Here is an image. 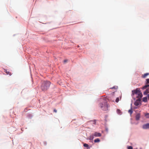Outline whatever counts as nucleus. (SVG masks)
I'll return each mask as SVG.
<instances>
[{
    "label": "nucleus",
    "mask_w": 149,
    "mask_h": 149,
    "mask_svg": "<svg viewBox=\"0 0 149 149\" xmlns=\"http://www.w3.org/2000/svg\"><path fill=\"white\" fill-rule=\"evenodd\" d=\"M50 82L49 81H43L41 86V88L42 91L47 90L49 87Z\"/></svg>",
    "instance_id": "nucleus-1"
},
{
    "label": "nucleus",
    "mask_w": 149,
    "mask_h": 149,
    "mask_svg": "<svg viewBox=\"0 0 149 149\" xmlns=\"http://www.w3.org/2000/svg\"><path fill=\"white\" fill-rule=\"evenodd\" d=\"M100 106L101 109L104 111H107L108 110L109 105L106 101L102 102L100 104Z\"/></svg>",
    "instance_id": "nucleus-2"
},
{
    "label": "nucleus",
    "mask_w": 149,
    "mask_h": 149,
    "mask_svg": "<svg viewBox=\"0 0 149 149\" xmlns=\"http://www.w3.org/2000/svg\"><path fill=\"white\" fill-rule=\"evenodd\" d=\"M139 90L137 88L136 90H134L132 91V94L134 95L135 94H138L139 93Z\"/></svg>",
    "instance_id": "nucleus-3"
},
{
    "label": "nucleus",
    "mask_w": 149,
    "mask_h": 149,
    "mask_svg": "<svg viewBox=\"0 0 149 149\" xmlns=\"http://www.w3.org/2000/svg\"><path fill=\"white\" fill-rule=\"evenodd\" d=\"M93 134L95 137H100L101 136V134L100 133L97 132H95Z\"/></svg>",
    "instance_id": "nucleus-4"
},
{
    "label": "nucleus",
    "mask_w": 149,
    "mask_h": 149,
    "mask_svg": "<svg viewBox=\"0 0 149 149\" xmlns=\"http://www.w3.org/2000/svg\"><path fill=\"white\" fill-rule=\"evenodd\" d=\"M142 127L143 129H149V123L144 125Z\"/></svg>",
    "instance_id": "nucleus-5"
},
{
    "label": "nucleus",
    "mask_w": 149,
    "mask_h": 149,
    "mask_svg": "<svg viewBox=\"0 0 149 149\" xmlns=\"http://www.w3.org/2000/svg\"><path fill=\"white\" fill-rule=\"evenodd\" d=\"M140 118V114L139 113L137 114L136 116V120H139Z\"/></svg>",
    "instance_id": "nucleus-6"
},
{
    "label": "nucleus",
    "mask_w": 149,
    "mask_h": 149,
    "mask_svg": "<svg viewBox=\"0 0 149 149\" xmlns=\"http://www.w3.org/2000/svg\"><path fill=\"white\" fill-rule=\"evenodd\" d=\"M142 94L141 93H140V91H139V93L138 94L137 97L139 98H141L142 97Z\"/></svg>",
    "instance_id": "nucleus-7"
},
{
    "label": "nucleus",
    "mask_w": 149,
    "mask_h": 149,
    "mask_svg": "<svg viewBox=\"0 0 149 149\" xmlns=\"http://www.w3.org/2000/svg\"><path fill=\"white\" fill-rule=\"evenodd\" d=\"M149 75V73H146L145 74H144L142 75V77L143 78H146L147 76Z\"/></svg>",
    "instance_id": "nucleus-8"
},
{
    "label": "nucleus",
    "mask_w": 149,
    "mask_h": 149,
    "mask_svg": "<svg viewBox=\"0 0 149 149\" xmlns=\"http://www.w3.org/2000/svg\"><path fill=\"white\" fill-rule=\"evenodd\" d=\"M139 101L137 100L135 102L134 104L136 106H138L139 105Z\"/></svg>",
    "instance_id": "nucleus-9"
},
{
    "label": "nucleus",
    "mask_w": 149,
    "mask_h": 149,
    "mask_svg": "<svg viewBox=\"0 0 149 149\" xmlns=\"http://www.w3.org/2000/svg\"><path fill=\"white\" fill-rule=\"evenodd\" d=\"M5 70V71H4L7 74H9L10 75H11V73L9 71H8L7 70Z\"/></svg>",
    "instance_id": "nucleus-10"
},
{
    "label": "nucleus",
    "mask_w": 149,
    "mask_h": 149,
    "mask_svg": "<svg viewBox=\"0 0 149 149\" xmlns=\"http://www.w3.org/2000/svg\"><path fill=\"white\" fill-rule=\"evenodd\" d=\"M117 112L118 114L120 115L122 114L121 111L120 109H117Z\"/></svg>",
    "instance_id": "nucleus-11"
},
{
    "label": "nucleus",
    "mask_w": 149,
    "mask_h": 149,
    "mask_svg": "<svg viewBox=\"0 0 149 149\" xmlns=\"http://www.w3.org/2000/svg\"><path fill=\"white\" fill-rule=\"evenodd\" d=\"M94 136L93 134L91 136H90L89 137V139L90 140H92L94 138Z\"/></svg>",
    "instance_id": "nucleus-12"
},
{
    "label": "nucleus",
    "mask_w": 149,
    "mask_h": 149,
    "mask_svg": "<svg viewBox=\"0 0 149 149\" xmlns=\"http://www.w3.org/2000/svg\"><path fill=\"white\" fill-rule=\"evenodd\" d=\"M148 93H149V90L148 89H146L144 92L143 94L144 95H146Z\"/></svg>",
    "instance_id": "nucleus-13"
},
{
    "label": "nucleus",
    "mask_w": 149,
    "mask_h": 149,
    "mask_svg": "<svg viewBox=\"0 0 149 149\" xmlns=\"http://www.w3.org/2000/svg\"><path fill=\"white\" fill-rule=\"evenodd\" d=\"M89 122L95 124H96V120H91L89 121Z\"/></svg>",
    "instance_id": "nucleus-14"
},
{
    "label": "nucleus",
    "mask_w": 149,
    "mask_h": 149,
    "mask_svg": "<svg viewBox=\"0 0 149 149\" xmlns=\"http://www.w3.org/2000/svg\"><path fill=\"white\" fill-rule=\"evenodd\" d=\"M143 100L144 102H146L147 100V97H143Z\"/></svg>",
    "instance_id": "nucleus-15"
},
{
    "label": "nucleus",
    "mask_w": 149,
    "mask_h": 149,
    "mask_svg": "<svg viewBox=\"0 0 149 149\" xmlns=\"http://www.w3.org/2000/svg\"><path fill=\"white\" fill-rule=\"evenodd\" d=\"M100 140L99 139H97L94 140V142L95 143L99 142Z\"/></svg>",
    "instance_id": "nucleus-16"
},
{
    "label": "nucleus",
    "mask_w": 149,
    "mask_h": 149,
    "mask_svg": "<svg viewBox=\"0 0 149 149\" xmlns=\"http://www.w3.org/2000/svg\"><path fill=\"white\" fill-rule=\"evenodd\" d=\"M149 86V85H146L144 86H143L142 88L143 89H146L148 86Z\"/></svg>",
    "instance_id": "nucleus-17"
},
{
    "label": "nucleus",
    "mask_w": 149,
    "mask_h": 149,
    "mask_svg": "<svg viewBox=\"0 0 149 149\" xmlns=\"http://www.w3.org/2000/svg\"><path fill=\"white\" fill-rule=\"evenodd\" d=\"M129 113H130V114H131L133 112V111H132V109H130L128 111Z\"/></svg>",
    "instance_id": "nucleus-18"
},
{
    "label": "nucleus",
    "mask_w": 149,
    "mask_h": 149,
    "mask_svg": "<svg viewBox=\"0 0 149 149\" xmlns=\"http://www.w3.org/2000/svg\"><path fill=\"white\" fill-rule=\"evenodd\" d=\"M84 147H87V148L88 147V146H89L88 145V144H87L86 143H84Z\"/></svg>",
    "instance_id": "nucleus-19"
},
{
    "label": "nucleus",
    "mask_w": 149,
    "mask_h": 149,
    "mask_svg": "<svg viewBox=\"0 0 149 149\" xmlns=\"http://www.w3.org/2000/svg\"><path fill=\"white\" fill-rule=\"evenodd\" d=\"M147 118H149V113H147L145 115Z\"/></svg>",
    "instance_id": "nucleus-20"
},
{
    "label": "nucleus",
    "mask_w": 149,
    "mask_h": 149,
    "mask_svg": "<svg viewBox=\"0 0 149 149\" xmlns=\"http://www.w3.org/2000/svg\"><path fill=\"white\" fill-rule=\"evenodd\" d=\"M117 88H118V87L117 86H113L112 88H110L111 89H116Z\"/></svg>",
    "instance_id": "nucleus-21"
},
{
    "label": "nucleus",
    "mask_w": 149,
    "mask_h": 149,
    "mask_svg": "<svg viewBox=\"0 0 149 149\" xmlns=\"http://www.w3.org/2000/svg\"><path fill=\"white\" fill-rule=\"evenodd\" d=\"M119 101V99L118 97H117L116 100V102H118Z\"/></svg>",
    "instance_id": "nucleus-22"
},
{
    "label": "nucleus",
    "mask_w": 149,
    "mask_h": 149,
    "mask_svg": "<svg viewBox=\"0 0 149 149\" xmlns=\"http://www.w3.org/2000/svg\"><path fill=\"white\" fill-rule=\"evenodd\" d=\"M128 149H133L132 147L131 146H129L127 148Z\"/></svg>",
    "instance_id": "nucleus-23"
},
{
    "label": "nucleus",
    "mask_w": 149,
    "mask_h": 149,
    "mask_svg": "<svg viewBox=\"0 0 149 149\" xmlns=\"http://www.w3.org/2000/svg\"><path fill=\"white\" fill-rule=\"evenodd\" d=\"M146 81H147L146 84H148L149 83V79H146Z\"/></svg>",
    "instance_id": "nucleus-24"
},
{
    "label": "nucleus",
    "mask_w": 149,
    "mask_h": 149,
    "mask_svg": "<svg viewBox=\"0 0 149 149\" xmlns=\"http://www.w3.org/2000/svg\"><path fill=\"white\" fill-rule=\"evenodd\" d=\"M54 111L55 113H56L57 112V111L56 110V109H55L54 110Z\"/></svg>",
    "instance_id": "nucleus-25"
},
{
    "label": "nucleus",
    "mask_w": 149,
    "mask_h": 149,
    "mask_svg": "<svg viewBox=\"0 0 149 149\" xmlns=\"http://www.w3.org/2000/svg\"><path fill=\"white\" fill-rule=\"evenodd\" d=\"M67 61V60H65L64 61V62L65 63Z\"/></svg>",
    "instance_id": "nucleus-26"
},
{
    "label": "nucleus",
    "mask_w": 149,
    "mask_h": 149,
    "mask_svg": "<svg viewBox=\"0 0 149 149\" xmlns=\"http://www.w3.org/2000/svg\"><path fill=\"white\" fill-rule=\"evenodd\" d=\"M148 99L149 100V95H148Z\"/></svg>",
    "instance_id": "nucleus-27"
}]
</instances>
